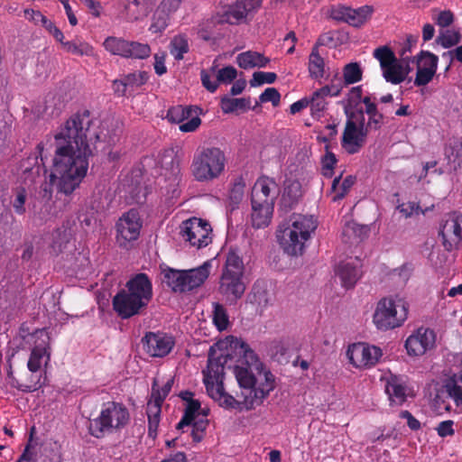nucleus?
I'll return each mask as SVG.
<instances>
[{
	"instance_id": "e2e57ef3",
	"label": "nucleus",
	"mask_w": 462,
	"mask_h": 462,
	"mask_svg": "<svg viewBox=\"0 0 462 462\" xmlns=\"http://www.w3.org/2000/svg\"><path fill=\"white\" fill-rule=\"evenodd\" d=\"M356 178L352 175L346 176L341 182L338 191L334 195L332 200L338 201L343 199L355 184Z\"/></svg>"
},
{
	"instance_id": "c9c22d12",
	"label": "nucleus",
	"mask_w": 462,
	"mask_h": 462,
	"mask_svg": "<svg viewBox=\"0 0 462 462\" xmlns=\"http://www.w3.org/2000/svg\"><path fill=\"white\" fill-rule=\"evenodd\" d=\"M385 392L390 401L396 404L401 405L406 401V388L396 377L388 381Z\"/></svg>"
},
{
	"instance_id": "473e14b6",
	"label": "nucleus",
	"mask_w": 462,
	"mask_h": 462,
	"mask_svg": "<svg viewBox=\"0 0 462 462\" xmlns=\"http://www.w3.org/2000/svg\"><path fill=\"white\" fill-rule=\"evenodd\" d=\"M325 60L319 53L318 47L313 46L309 56L308 70L310 77L316 80L322 79L325 75Z\"/></svg>"
},
{
	"instance_id": "052dcab7",
	"label": "nucleus",
	"mask_w": 462,
	"mask_h": 462,
	"mask_svg": "<svg viewBox=\"0 0 462 462\" xmlns=\"http://www.w3.org/2000/svg\"><path fill=\"white\" fill-rule=\"evenodd\" d=\"M237 76V70L233 66H226L220 69L217 74L218 83L229 84Z\"/></svg>"
},
{
	"instance_id": "c03bdc74",
	"label": "nucleus",
	"mask_w": 462,
	"mask_h": 462,
	"mask_svg": "<svg viewBox=\"0 0 462 462\" xmlns=\"http://www.w3.org/2000/svg\"><path fill=\"white\" fill-rule=\"evenodd\" d=\"M103 45L105 49L112 54L119 55L125 58L128 46V41H125L122 38L107 37L105 40Z\"/></svg>"
},
{
	"instance_id": "2f4dec72",
	"label": "nucleus",
	"mask_w": 462,
	"mask_h": 462,
	"mask_svg": "<svg viewBox=\"0 0 462 462\" xmlns=\"http://www.w3.org/2000/svg\"><path fill=\"white\" fill-rule=\"evenodd\" d=\"M211 264L209 262H205L198 268L185 270L186 283L189 287V291L202 285L208 279L210 272Z\"/></svg>"
},
{
	"instance_id": "338daca9",
	"label": "nucleus",
	"mask_w": 462,
	"mask_h": 462,
	"mask_svg": "<svg viewBox=\"0 0 462 462\" xmlns=\"http://www.w3.org/2000/svg\"><path fill=\"white\" fill-rule=\"evenodd\" d=\"M336 163L337 159L335 154L332 152H327L322 160V174L327 178H331Z\"/></svg>"
},
{
	"instance_id": "f3484780",
	"label": "nucleus",
	"mask_w": 462,
	"mask_h": 462,
	"mask_svg": "<svg viewBox=\"0 0 462 462\" xmlns=\"http://www.w3.org/2000/svg\"><path fill=\"white\" fill-rule=\"evenodd\" d=\"M373 7L364 5L354 9L345 5L332 7L330 16L332 19L344 22L350 26L359 27L371 18Z\"/></svg>"
},
{
	"instance_id": "de8ad7c7",
	"label": "nucleus",
	"mask_w": 462,
	"mask_h": 462,
	"mask_svg": "<svg viewBox=\"0 0 462 462\" xmlns=\"http://www.w3.org/2000/svg\"><path fill=\"white\" fill-rule=\"evenodd\" d=\"M213 323L218 331H224L229 326L227 312L220 303H214Z\"/></svg>"
},
{
	"instance_id": "bb28decb",
	"label": "nucleus",
	"mask_w": 462,
	"mask_h": 462,
	"mask_svg": "<svg viewBox=\"0 0 462 462\" xmlns=\"http://www.w3.org/2000/svg\"><path fill=\"white\" fill-rule=\"evenodd\" d=\"M162 281L167 287L174 292L189 291V287L186 283L185 270H175L170 267L164 268L162 271Z\"/></svg>"
},
{
	"instance_id": "393cba45",
	"label": "nucleus",
	"mask_w": 462,
	"mask_h": 462,
	"mask_svg": "<svg viewBox=\"0 0 462 462\" xmlns=\"http://www.w3.org/2000/svg\"><path fill=\"white\" fill-rule=\"evenodd\" d=\"M251 222L254 228H263L269 226L273 214V203H260L251 201Z\"/></svg>"
},
{
	"instance_id": "4c0bfd02",
	"label": "nucleus",
	"mask_w": 462,
	"mask_h": 462,
	"mask_svg": "<svg viewBox=\"0 0 462 462\" xmlns=\"http://www.w3.org/2000/svg\"><path fill=\"white\" fill-rule=\"evenodd\" d=\"M70 240V234L66 228H57L52 232L51 254L58 255L67 247Z\"/></svg>"
},
{
	"instance_id": "9d476101",
	"label": "nucleus",
	"mask_w": 462,
	"mask_h": 462,
	"mask_svg": "<svg viewBox=\"0 0 462 462\" xmlns=\"http://www.w3.org/2000/svg\"><path fill=\"white\" fill-rule=\"evenodd\" d=\"M382 69L383 77L393 85L403 82L408 76V71H403L402 63L396 58L394 52L388 46H380L373 52Z\"/></svg>"
},
{
	"instance_id": "f8f14e48",
	"label": "nucleus",
	"mask_w": 462,
	"mask_h": 462,
	"mask_svg": "<svg viewBox=\"0 0 462 462\" xmlns=\"http://www.w3.org/2000/svg\"><path fill=\"white\" fill-rule=\"evenodd\" d=\"M263 376V381H260L255 386L242 389L240 394H237V397L240 398L242 410L249 411L261 405L275 388L274 375L270 371H264Z\"/></svg>"
},
{
	"instance_id": "0eeeda50",
	"label": "nucleus",
	"mask_w": 462,
	"mask_h": 462,
	"mask_svg": "<svg viewBox=\"0 0 462 462\" xmlns=\"http://www.w3.org/2000/svg\"><path fill=\"white\" fill-rule=\"evenodd\" d=\"M408 316V306L402 299L383 298L376 305L373 321L381 330H388L402 325Z\"/></svg>"
},
{
	"instance_id": "1a4fd4ad",
	"label": "nucleus",
	"mask_w": 462,
	"mask_h": 462,
	"mask_svg": "<svg viewBox=\"0 0 462 462\" xmlns=\"http://www.w3.org/2000/svg\"><path fill=\"white\" fill-rule=\"evenodd\" d=\"M368 129L365 127L363 111L352 112L347 115L341 145L349 154L356 153L363 147Z\"/></svg>"
},
{
	"instance_id": "a878e982",
	"label": "nucleus",
	"mask_w": 462,
	"mask_h": 462,
	"mask_svg": "<svg viewBox=\"0 0 462 462\" xmlns=\"http://www.w3.org/2000/svg\"><path fill=\"white\" fill-rule=\"evenodd\" d=\"M52 32L54 39L60 42L62 48L72 54L90 56L93 54V48L87 42L79 40H66L63 31H50Z\"/></svg>"
},
{
	"instance_id": "79ce46f5",
	"label": "nucleus",
	"mask_w": 462,
	"mask_h": 462,
	"mask_svg": "<svg viewBox=\"0 0 462 462\" xmlns=\"http://www.w3.org/2000/svg\"><path fill=\"white\" fill-rule=\"evenodd\" d=\"M301 196V185L298 180H288L285 183L282 200L289 206L295 204Z\"/></svg>"
},
{
	"instance_id": "774afa93",
	"label": "nucleus",
	"mask_w": 462,
	"mask_h": 462,
	"mask_svg": "<svg viewBox=\"0 0 462 462\" xmlns=\"http://www.w3.org/2000/svg\"><path fill=\"white\" fill-rule=\"evenodd\" d=\"M445 154L449 162H456V161L462 160V144L454 143V145H448L445 148Z\"/></svg>"
},
{
	"instance_id": "ea45409f",
	"label": "nucleus",
	"mask_w": 462,
	"mask_h": 462,
	"mask_svg": "<svg viewBox=\"0 0 462 462\" xmlns=\"http://www.w3.org/2000/svg\"><path fill=\"white\" fill-rule=\"evenodd\" d=\"M412 61L416 62L417 68H426L437 72L439 57L428 51H421L417 56L412 58Z\"/></svg>"
},
{
	"instance_id": "4d7b16f0",
	"label": "nucleus",
	"mask_w": 462,
	"mask_h": 462,
	"mask_svg": "<svg viewBox=\"0 0 462 462\" xmlns=\"http://www.w3.org/2000/svg\"><path fill=\"white\" fill-rule=\"evenodd\" d=\"M369 228L366 226H361L354 222L347 223L343 229L345 236L350 237L351 235H355L358 240H362L364 236H367Z\"/></svg>"
},
{
	"instance_id": "13d9d810",
	"label": "nucleus",
	"mask_w": 462,
	"mask_h": 462,
	"mask_svg": "<svg viewBox=\"0 0 462 462\" xmlns=\"http://www.w3.org/2000/svg\"><path fill=\"white\" fill-rule=\"evenodd\" d=\"M171 19V17L168 14L157 7L150 29H166L170 25Z\"/></svg>"
},
{
	"instance_id": "aec40b11",
	"label": "nucleus",
	"mask_w": 462,
	"mask_h": 462,
	"mask_svg": "<svg viewBox=\"0 0 462 462\" xmlns=\"http://www.w3.org/2000/svg\"><path fill=\"white\" fill-rule=\"evenodd\" d=\"M435 340L432 329L420 328L406 339L405 348L409 356H420L434 346Z\"/></svg>"
},
{
	"instance_id": "cd10ccee",
	"label": "nucleus",
	"mask_w": 462,
	"mask_h": 462,
	"mask_svg": "<svg viewBox=\"0 0 462 462\" xmlns=\"http://www.w3.org/2000/svg\"><path fill=\"white\" fill-rule=\"evenodd\" d=\"M207 392L212 399L218 402L219 406L228 410L242 411L240 400L227 393L223 383H217L216 386H208Z\"/></svg>"
},
{
	"instance_id": "b1692460",
	"label": "nucleus",
	"mask_w": 462,
	"mask_h": 462,
	"mask_svg": "<svg viewBox=\"0 0 462 462\" xmlns=\"http://www.w3.org/2000/svg\"><path fill=\"white\" fill-rule=\"evenodd\" d=\"M276 188L277 184L273 179L269 177L259 178L252 189L251 201L274 204L275 196L272 195L271 192Z\"/></svg>"
},
{
	"instance_id": "f704fd0d",
	"label": "nucleus",
	"mask_w": 462,
	"mask_h": 462,
	"mask_svg": "<svg viewBox=\"0 0 462 462\" xmlns=\"http://www.w3.org/2000/svg\"><path fill=\"white\" fill-rule=\"evenodd\" d=\"M250 97L231 98L224 97L220 101V106L224 114L245 111L250 107Z\"/></svg>"
},
{
	"instance_id": "423d86ee",
	"label": "nucleus",
	"mask_w": 462,
	"mask_h": 462,
	"mask_svg": "<svg viewBox=\"0 0 462 462\" xmlns=\"http://www.w3.org/2000/svg\"><path fill=\"white\" fill-rule=\"evenodd\" d=\"M130 420L128 409L122 402H107L102 405L99 416L90 421L89 433L101 439L106 432L125 428Z\"/></svg>"
},
{
	"instance_id": "8fccbe9b",
	"label": "nucleus",
	"mask_w": 462,
	"mask_h": 462,
	"mask_svg": "<svg viewBox=\"0 0 462 462\" xmlns=\"http://www.w3.org/2000/svg\"><path fill=\"white\" fill-rule=\"evenodd\" d=\"M148 79V73L145 71L129 73L123 77L125 86H127V88L131 90L144 85L147 82Z\"/></svg>"
},
{
	"instance_id": "20e7f679",
	"label": "nucleus",
	"mask_w": 462,
	"mask_h": 462,
	"mask_svg": "<svg viewBox=\"0 0 462 462\" xmlns=\"http://www.w3.org/2000/svg\"><path fill=\"white\" fill-rule=\"evenodd\" d=\"M291 221V226L283 231L280 244L287 254L301 255L306 242L318 226L317 220L312 216L297 215L293 216Z\"/></svg>"
},
{
	"instance_id": "69168bd1",
	"label": "nucleus",
	"mask_w": 462,
	"mask_h": 462,
	"mask_svg": "<svg viewBox=\"0 0 462 462\" xmlns=\"http://www.w3.org/2000/svg\"><path fill=\"white\" fill-rule=\"evenodd\" d=\"M245 187V184L244 179L242 177L237 178L230 189L229 199L232 201L238 203L244 196Z\"/></svg>"
},
{
	"instance_id": "c756f323",
	"label": "nucleus",
	"mask_w": 462,
	"mask_h": 462,
	"mask_svg": "<svg viewBox=\"0 0 462 462\" xmlns=\"http://www.w3.org/2000/svg\"><path fill=\"white\" fill-rule=\"evenodd\" d=\"M151 8V0H125V14L128 21L134 22L145 17Z\"/></svg>"
},
{
	"instance_id": "680f3d73",
	"label": "nucleus",
	"mask_w": 462,
	"mask_h": 462,
	"mask_svg": "<svg viewBox=\"0 0 462 462\" xmlns=\"http://www.w3.org/2000/svg\"><path fill=\"white\" fill-rule=\"evenodd\" d=\"M436 72L431 69H426V68H417L416 78L414 79V85L417 87L426 86L429 84Z\"/></svg>"
},
{
	"instance_id": "e433bc0d",
	"label": "nucleus",
	"mask_w": 462,
	"mask_h": 462,
	"mask_svg": "<svg viewBox=\"0 0 462 462\" xmlns=\"http://www.w3.org/2000/svg\"><path fill=\"white\" fill-rule=\"evenodd\" d=\"M446 389L455 403L462 405V370L447 381Z\"/></svg>"
},
{
	"instance_id": "5701e85b",
	"label": "nucleus",
	"mask_w": 462,
	"mask_h": 462,
	"mask_svg": "<svg viewBox=\"0 0 462 462\" xmlns=\"http://www.w3.org/2000/svg\"><path fill=\"white\" fill-rule=\"evenodd\" d=\"M252 367L259 370L263 368V364L258 360L257 363L247 365L246 364L242 365L238 363L237 357L235 359L232 368L234 369V374L241 390L245 387L255 386L260 381H263V374L259 373L260 378L257 379L252 373Z\"/></svg>"
},
{
	"instance_id": "7ed1b4c3",
	"label": "nucleus",
	"mask_w": 462,
	"mask_h": 462,
	"mask_svg": "<svg viewBox=\"0 0 462 462\" xmlns=\"http://www.w3.org/2000/svg\"><path fill=\"white\" fill-rule=\"evenodd\" d=\"M226 157L218 147L208 146L198 149L193 155L190 171L199 182H211L225 172Z\"/></svg>"
},
{
	"instance_id": "2eb2a0df",
	"label": "nucleus",
	"mask_w": 462,
	"mask_h": 462,
	"mask_svg": "<svg viewBox=\"0 0 462 462\" xmlns=\"http://www.w3.org/2000/svg\"><path fill=\"white\" fill-rule=\"evenodd\" d=\"M346 355L350 363L357 368L374 366L382 356V350L365 343H356L350 346Z\"/></svg>"
},
{
	"instance_id": "49530a36",
	"label": "nucleus",
	"mask_w": 462,
	"mask_h": 462,
	"mask_svg": "<svg viewBox=\"0 0 462 462\" xmlns=\"http://www.w3.org/2000/svg\"><path fill=\"white\" fill-rule=\"evenodd\" d=\"M363 77V70L357 62L346 64L343 69V78L346 85L359 82Z\"/></svg>"
},
{
	"instance_id": "ddd939ff",
	"label": "nucleus",
	"mask_w": 462,
	"mask_h": 462,
	"mask_svg": "<svg viewBox=\"0 0 462 462\" xmlns=\"http://www.w3.org/2000/svg\"><path fill=\"white\" fill-rule=\"evenodd\" d=\"M181 237L190 245L198 248L207 246L211 242L212 228L208 222L198 217H192L182 222L180 226Z\"/></svg>"
},
{
	"instance_id": "603ef678",
	"label": "nucleus",
	"mask_w": 462,
	"mask_h": 462,
	"mask_svg": "<svg viewBox=\"0 0 462 462\" xmlns=\"http://www.w3.org/2000/svg\"><path fill=\"white\" fill-rule=\"evenodd\" d=\"M27 200V191L25 188L20 187L14 190L12 206L17 215H23L26 211L25 203Z\"/></svg>"
},
{
	"instance_id": "a18cd8bd",
	"label": "nucleus",
	"mask_w": 462,
	"mask_h": 462,
	"mask_svg": "<svg viewBox=\"0 0 462 462\" xmlns=\"http://www.w3.org/2000/svg\"><path fill=\"white\" fill-rule=\"evenodd\" d=\"M192 116L190 106H174L168 109L166 118L171 123H182Z\"/></svg>"
},
{
	"instance_id": "864d4df0",
	"label": "nucleus",
	"mask_w": 462,
	"mask_h": 462,
	"mask_svg": "<svg viewBox=\"0 0 462 462\" xmlns=\"http://www.w3.org/2000/svg\"><path fill=\"white\" fill-rule=\"evenodd\" d=\"M459 31H442L437 38V42L443 48H450L460 42Z\"/></svg>"
},
{
	"instance_id": "a211bd4d",
	"label": "nucleus",
	"mask_w": 462,
	"mask_h": 462,
	"mask_svg": "<svg viewBox=\"0 0 462 462\" xmlns=\"http://www.w3.org/2000/svg\"><path fill=\"white\" fill-rule=\"evenodd\" d=\"M34 336L36 337L35 345L31 351L27 363V367L32 373L40 370L43 358H45L46 365L51 360V337L49 333L45 329H41L36 330Z\"/></svg>"
},
{
	"instance_id": "4be33fe9",
	"label": "nucleus",
	"mask_w": 462,
	"mask_h": 462,
	"mask_svg": "<svg viewBox=\"0 0 462 462\" xmlns=\"http://www.w3.org/2000/svg\"><path fill=\"white\" fill-rule=\"evenodd\" d=\"M339 93L340 90L337 87L328 85L314 91L310 97H308L311 116L315 118H320L328 105L327 97H337Z\"/></svg>"
},
{
	"instance_id": "5fc2aeb1",
	"label": "nucleus",
	"mask_w": 462,
	"mask_h": 462,
	"mask_svg": "<svg viewBox=\"0 0 462 462\" xmlns=\"http://www.w3.org/2000/svg\"><path fill=\"white\" fill-rule=\"evenodd\" d=\"M24 17L32 21L35 26H42L44 29H51L52 23L41 12L34 10H25Z\"/></svg>"
},
{
	"instance_id": "c85d7f7f",
	"label": "nucleus",
	"mask_w": 462,
	"mask_h": 462,
	"mask_svg": "<svg viewBox=\"0 0 462 462\" xmlns=\"http://www.w3.org/2000/svg\"><path fill=\"white\" fill-rule=\"evenodd\" d=\"M336 272L341 280L342 286L346 289L353 288L361 277L359 266L354 263H340Z\"/></svg>"
},
{
	"instance_id": "0e129e2a",
	"label": "nucleus",
	"mask_w": 462,
	"mask_h": 462,
	"mask_svg": "<svg viewBox=\"0 0 462 462\" xmlns=\"http://www.w3.org/2000/svg\"><path fill=\"white\" fill-rule=\"evenodd\" d=\"M262 103L271 102L273 106H278L281 101V94L275 88H267L259 97Z\"/></svg>"
},
{
	"instance_id": "a19ab883",
	"label": "nucleus",
	"mask_w": 462,
	"mask_h": 462,
	"mask_svg": "<svg viewBox=\"0 0 462 462\" xmlns=\"http://www.w3.org/2000/svg\"><path fill=\"white\" fill-rule=\"evenodd\" d=\"M189 49L188 39L184 34H179L171 41L170 52L176 60H182Z\"/></svg>"
},
{
	"instance_id": "6e6d98bb",
	"label": "nucleus",
	"mask_w": 462,
	"mask_h": 462,
	"mask_svg": "<svg viewBox=\"0 0 462 462\" xmlns=\"http://www.w3.org/2000/svg\"><path fill=\"white\" fill-rule=\"evenodd\" d=\"M277 79L274 72L255 71L250 80L251 87H257L263 84H273Z\"/></svg>"
},
{
	"instance_id": "58836bf2",
	"label": "nucleus",
	"mask_w": 462,
	"mask_h": 462,
	"mask_svg": "<svg viewBox=\"0 0 462 462\" xmlns=\"http://www.w3.org/2000/svg\"><path fill=\"white\" fill-rule=\"evenodd\" d=\"M161 408L158 404H152L150 402L147 405L148 417V436L154 439L157 436V430L161 418Z\"/></svg>"
},
{
	"instance_id": "37998d69",
	"label": "nucleus",
	"mask_w": 462,
	"mask_h": 462,
	"mask_svg": "<svg viewBox=\"0 0 462 462\" xmlns=\"http://www.w3.org/2000/svg\"><path fill=\"white\" fill-rule=\"evenodd\" d=\"M150 54L151 48L148 44L137 42H128L125 58L143 60L148 58Z\"/></svg>"
},
{
	"instance_id": "72a5a7b5",
	"label": "nucleus",
	"mask_w": 462,
	"mask_h": 462,
	"mask_svg": "<svg viewBox=\"0 0 462 462\" xmlns=\"http://www.w3.org/2000/svg\"><path fill=\"white\" fill-rule=\"evenodd\" d=\"M201 404L199 400L189 401L186 403L182 418L176 425V430L180 433L185 432V427H189L190 423L194 421L196 414L200 410Z\"/></svg>"
},
{
	"instance_id": "09e8293b",
	"label": "nucleus",
	"mask_w": 462,
	"mask_h": 462,
	"mask_svg": "<svg viewBox=\"0 0 462 462\" xmlns=\"http://www.w3.org/2000/svg\"><path fill=\"white\" fill-rule=\"evenodd\" d=\"M172 385L173 379H169L161 388L157 386L156 382H153L152 387V398L153 399V402L152 404H158L159 407H162V402L171 393Z\"/></svg>"
},
{
	"instance_id": "412c9836",
	"label": "nucleus",
	"mask_w": 462,
	"mask_h": 462,
	"mask_svg": "<svg viewBox=\"0 0 462 462\" xmlns=\"http://www.w3.org/2000/svg\"><path fill=\"white\" fill-rule=\"evenodd\" d=\"M134 298L149 304L152 298V284L146 273H140L130 278L124 289Z\"/></svg>"
},
{
	"instance_id": "dca6fc26",
	"label": "nucleus",
	"mask_w": 462,
	"mask_h": 462,
	"mask_svg": "<svg viewBox=\"0 0 462 462\" xmlns=\"http://www.w3.org/2000/svg\"><path fill=\"white\" fill-rule=\"evenodd\" d=\"M145 352L152 357H164L175 346L174 337L162 332H147L142 338Z\"/></svg>"
},
{
	"instance_id": "f03ea898",
	"label": "nucleus",
	"mask_w": 462,
	"mask_h": 462,
	"mask_svg": "<svg viewBox=\"0 0 462 462\" xmlns=\"http://www.w3.org/2000/svg\"><path fill=\"white\" fill-rule=\"evenodd\" d=\"M216 352L212 347L208 353V365L203 370L204 383L206 389L208 386H216L217 383H223L225 368H232L235 359L242 365H252L258 361V356L247 343L243 340L234 342L229 349L215 356Z\"/></svg>"
},
{
	"instance_id": "9b49d317",
	"label": "nucleus",
	"mask_w": 462,
	"mask_h": 462,
	"mask_svg": "<svg viewBox=\"0 0 462 462\" xmlns=\"http://www.w3.org/2000/svg\"><path fill=\"white\" fill-rule=\"evenodd\" d=\"M142 226L143 220L136 208H131L124 213L116 224V239L118 245L128 248L132 242L138 239Z\"/></svg>"
},
{
	"instance_id": "3c124183",
	"label": "nucleus",
	"mask_w": 462,
	"mask_h": 462,
	"mask_svg": "<svg viewBox=\"0 0 462 462\" xmlns=\"http://www.w3.org/2000/svg\"><path fill=\"white\" fill-rule=\"evenodd\" d=\"M252 302L257 304L260 307H266L269 302V292L267 289L256 282L254 284L252 289Z\"/></svg>"
},
{
	"instance_id": "7c9ffc66",
	"label": "nucleus",
	"mask_w": 462,
	"mask_h": 462,
	"mask_svg": "<svg viewBox=\"0 0 462 462\" xmlns=\"http://www.w3.org/2000/svg\"><path fill=\"white\" fill-rule=\"evenodd\" d=\"M236 62L244 69L255 67L265 68L270 62V59L260 52L247 51L237 55Z\"/></svg>"
},
{
	"instance_id": "f257e3e1",
	"label": "nucleus",
	"mask_w": 462,
	"mask_h": 462,
	"mask_svg": "<svg viewBox=\"0 0 462 462\" xmlns=\"http://www.w3.org/2000/svg\"><path fill=\"white\" fill-rule=\"evenodd\" d=\"M92 120L88 110L71 115L54 135L55 154L50 175L59 192L71 194L87 175Z\"/></svg>"
},
{
	"instance_id": "4468645a",
	"label": "nucleus",
	"mask_w": 462,
	"mask_h": 462,
	"mask_svg": "<svg viewBox=\"0 0 462 462\" xmlns=\"http://www.w3.org/2000/svg\"><path fill=\"white\" fill-rule=\"evenodd\" d=\"M439 236L444 248L450 252L462 241V214L452 212L445 216L440 224Z\"/></svg>"
},
{
	"instance_id": "bf43d9fd",
	"label": "nucleus",
	"mask_w": 462,
	"mask_h": 462,
	"mask_svg": "<svg viewBox=\"0 0 462 462\" xmlns=\"http://www.w3.org/2000/svg\"><path fill=\"white\" fill-rule=\"evenodd\" d=\"M42 168L40 165H34L31 168L25 167L22 178L23 180L24 184L31 185L38 182V180L41 178Z\"/></svg>"
},
{
	"instance_id": "6e6552de",
	"label": "nucleus",
	"mask_w": 462,
	"mask_h": 462,
	"mask_svg": "<svg viewBox=\"0 0 462 462\" xmlns=\"http://www.w3.org/2000/svg\"><path fill=\"white\" fill-rule=\"evenodd\" d=\"M262 0H236L235 4L223 7L211 17L213 25H239L251 19L260 8Z\"/></svg>"
},
{
	"instance_id": "6ab92c4d",
	"label": "nucleus",
	"mask_w": 462,
	"mask_h": 462,
	"mask_svg": "<svg viewBox=\"0 0 462 462\" xmlns=\"http://www.w3.org/2000/svg\"><path fill=\"white\" fill-rule=\"evenodd\" d=\"M113 309L117 315L123 319H130L139 315L143 310L146 309L148 303L134 298L124 289L120 290L113 298Z\"/></svg>"
},
{
	"instance_id": "39448f33",
	"label": "nucleus",
	"mask_w": 462,
	"mask_h": 462,
	"mask_svg": "<svg viewBox=\"0 0 462 462\" xmlns=\"http://www.w3.org/2000/svg\"><path fill=\"white\" fill-rule=\"evenodd\" d=\"M244 263L235 253H229L219 281L218 292L229 303H236L245 291L246 285L243 280Z\"/></svg>"
}]
</instances>
